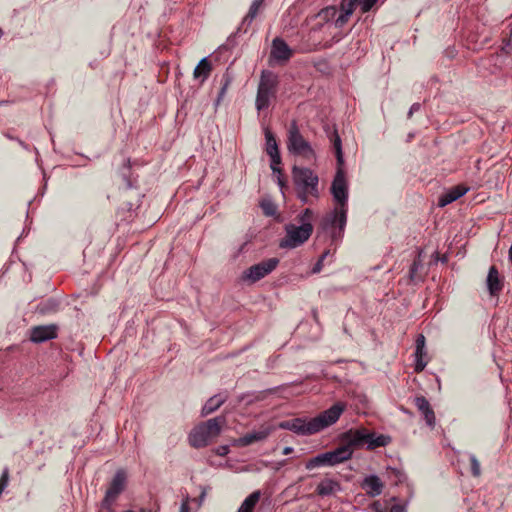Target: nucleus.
<instances>
[{
  "label": "nucleus",
  "instance_id": "obj_1",
  "mask_svg": "<svg viewBox=\"0 0 512 512\" xmlns=\"http://www.w3.org/2000/svg\"><path fill=\"white\" fill-rule=\"evenodd\" d=\"M330 190L337 205L323 217L321 228L329 233L332 242H338L344 235L348 211V183L342 166H338Z\"/></svg>",
  "mask_w": 512,
  "mask_h": 512
},
{
  "label": "nucleus",
  "instance_id": "obj_2",
  "mask_svg": "<svg viewBox=\"0 0 512 512\" xmlns=\"http://www.w3.org/2000/svg\"><path fill=\"white\" fill-rule=\"evenodd\" d=\"M346 406L342 402H337L327 410L321 412L313 418H293L279 423L280 429L292 431L301 436H308L316 434L327 427L335 424Z\"/></svg>",
  "mask_w": 512,
  "mask_h": 512
},
{
  "label": "nucleus",
  "instance_id": "obj_3",
  "mask_svg": "<svg viewBox=\"0 0 512 512\" xmlns=\"http://www.w3.org/2000/svg\"><path fill=\"white\" fill-rule=\"evenodd\" d=\"M313 211L310 208L304 209L297 215L296 224L285 225V236L280 240L279 247L282 249H294L303 245L313 233Z\"/></svg>",
  "mask_w": 512,
  "mask_h": 512
},
{
  "label": "nucleus",
  "instance_id": "obj_4",
  "mask_svg": "<svg viewBox=\"0 0 512 512\" xmlns=\"http://www.w3.org/2000/svg\"><path fill=\"white\" fill-rule=\"evenodd\" d=\"M343 38L340 31L329 34V25L316 23L309 32L304 35L299 43L298 50L301 53H310L331 48Z\"/></svg>",
  "mask_w": 512,
  "mask_h": 512
},
{
  "label": "nucleus",
  "instance_id": "obj_5",
  "mask_svg": "<svg viewBox=\"0 0 512 512\" xmlns=\"http://www.w3.org/2000/svg\"><path fill=\"white\" fill-rule=\"evenodd\" d=\"M292 177L297 196L301 202L308 203L310 196L314 198L319 197V178L311 169L294 166L292 169Z\"/></svg>",
  "mask_w": 512,
  "mask_h": 512
},
{
  "label": "nucleus",
  "instance_id": "obj_6",
  "mask_svg": "<svg viewBox=\"0 0 512 512\" xmlns=\"http://www.w3.org/2000/svg\"><path fill=\"white\" fill-rule=\"evenodd\" d=\"M226 424L224 416H218L200 423L189 434V443L194 448L206 447L210 441L220 435Z\"/></svg>",
  "mask_w": 512,
  "mask_h": 512
},
{
  "label": "nucleus",
  "instance_id": "obj_7",
  "mask_svg": "<svg viewBox=\"0 0 512 512\" xmlns=\"http://www.w3.org/2000/svg\"><path fill=\"white\" fill-rule=\"evenodd\" d=\"M278 84V76L274 72L269 70L261 72L255 100V106L258 111L267 109L272 100L276 98Z\"/></svg>",
  "mask_w": 512,
  "mask_h": 512
},
{
  "label": "nucleus",
  "instance_id": "obj_8",
  "mask_svg": "<svg viewBox=\"0 0 512 512\" xmlns=\"http://www.w3.org/2000/svg\"><path fill=\"white\" fill-rule=\"evenodd\" d=\"M287 148L290 153L302 156L307 160L315 157L312 146L300 133L296 121H293L289 127Z\"/></svg>",
  "mask_w": 512,
  "mask_h": 512
},
{
  "label": "nucleus",
  "instance_id": "obj_9",
  "mask_svg": "<svg viewBox=\"0 0 512 512\" xmlns=\"http://www.w3.org/2000/svg\"><path fill=\"white\" fill-rule=\"evenodd\" d=\"M348 460H350L349 450L339 446L334 450L318 454L315 457L309 459L306 462L305 467L308 470L323 466L332 467Z\"/></svg>",
  "mask_w": 512,
  "mask_h": 512
},
{
  "label": "nucleus",
  "instance_id": "obj_10",
  "mask_svg": "<svg viewBox=\"0 0 512 512\" xmlns=\"http://www.w3.org/2000/svg\"><path fill=\"white\" fill-rule=\"evenodd\" d=\"M278 264V258H269L261 261L260 263L252 265L246 269L243 272L242 279L244 281H249L250 283H255L270 274L274 269H276Z\"/></svg>",
  "mask_w": 512,
  "mask_h": 512
},
{
  "label": "nucleus",
  "instance_id": "obj_11",
  "mask_svg": "<svg viewBox=\"0 0 512 512\" xmlns=\"http://www.w3.org/2000/svg\"><path fill=\"white\" fill-rule=\"evenodd\" d=\"M126 484V473L124 470H117L112 478L110 485L106 491L105 497L102 501V507L110 509L113 502L117 499L119 494L124 490Z\"/></svg>",
  "mask_w": 512,
  "mask_h": 512
},
{
  "label": "nucleus",
  "instance_id": "obj_12",
  "mask_svg": "<svg viewBox=\"0 0 512 512\" xmlns=\"http://www.w3.org/2000/svg\"><path fill=\"white\" fill-rule=\"evenodd\" d=\"M340 447H344L350 452V459L353 456L355 450L363 448V430L361 428L349 429L346 432H343L339 436Z\"/></svg>",
  "mask_w": 512,
  "mask_h": 512
},
{
  "label": "nucleus",
  "instance_id": "obj_13",
  "mask_svg": "<svg viewBox=\"0 0 512 512\" xmlns=\"http://www.w3.org/2000/svg\"><path fill=\"white\" fill-rule=\"evenodd\" d=\"M58 326L56 324L39 325L30 329V340L34 343H43L57 338Z\"/></svg>",
  "mask_w": 512,
  "mask_h": 512
},
{
  "label": "nucleus",
  "instance_id": "obj_14",
  "mask_svg": "<svg viewBox=\"0 0 512 512\" xmlns=\"http://www.w3.org/2000/svg\"><path fill=\"white\" fill-rule=\"evenodd\" d=\"M274 430L275 428L272 425H262L258 430L246 433L242 437L238 438L236 443L238 446L245 447L254 442L264 441Z\"/></svg>",
  "mask_w": 512,
  "mask_h": 512
},
{
  "label": "nucleus",
  "instance_id": "obj_15",
  "mask_svg": "<svg viewBox=\"0 0 512 512\" xmlns=\"http://www.w3.org/2000/svg\"><path fill=\"white\" fill-rule=\"evenodd\" d=\"M364 440L363 448L367 450H374L376 448L385 447L391 442V437L384 434H377L362 427Z\"/></svg>",
  "mask_w": 512,
  "mask_h": 512
},
{
  "label": "nucleus",
  "instance_id": "obj_16",
  "mask_svg": "<svg viewBox=\"0 0 512 512\" xmlns=\"http://www.w3.org/2000/svg\"><path fill=\"white\" fill-rule=\"evenodd\" d=\"M357 5V0H341L339 15L334 22L338 30L348 22Z\"/></svg>",
  "mask_w": 512,
  "mask_h": 512
},
{
  "label": "nucleus",
  "instance_id": "obj_17",
  "mask_svg": "<svg viewBox=\"0 0 512 512\" xmlns=\"http://www.w3.org/2000/svg\"><path fill=\"white\" fill-rule=\"evenodd\" d=\"M293 55V51L287 43L281 38H275L272 41L271 56L278 61H288Z\"/></svg>",
  "mask_w": 512,
  "mask_h": 512
},
{
  "label": "nucleus",
  "instance_id": "obj_18",
  "mask_svg": "<svg viewBox=\"0 0 512 512\" xmlns=\"http://www.w3.org/2000/svg\"><path fill=\"white\" fill-rule=\"evenodd\" d=\"M469 191V187L465 185H457L443 193L438 199V206L445 207L446 205L458 200Z\"/></svg>",
  "mask_w": 512,
  "mask_h": 512
},
{
  "label": "nucleus",
  "instance_id": "obj_19",
  "mask_svg": "<svg viewBox=\"0 0 512 512\" xmlns=\"http://www.w3.org/2000/svg\"><path fill=\"white\" fill-rule=\"evenodd\" d=\"M341 489L339 481L332 478H324L318 483L316 493L321 497H328L340 492Z\"/></svg>",
  "mask_w": 512,
  "mask_h": 512
},
{
  "label": "nucleus",
  "instance_id": "obj_20",
  "mask_svg": "<svg viewBox=\"0 0 512 512\" xmlns=\"http://www.w3.org/2000/svg\"><path fill=\"white\" fill-rule=\"evenodd\" d=\"M486 284H487L489 294L491 296L498 295L501 292V290L503 289V281L499 275V272H498V269L496 268V266L490 267V269L488 271L487 279H486Z\"/></svg>",
  "mask_w": 512,
  "mask_h": 512
},
{
  "label": "nucleus",
  "instance_id": "obj_21",
  "mask_svg": "<svg viewBox=\"0 0 512 512\" xmlns=\"http://www.w3.org/2000/svg\"><path fill=\"white\" fill-rule=\"evenodd\" d=\"M339 15V11L335 6H328L321 9L315 18L319 19L318 23H326L329 25V34H333V29H337L334 25L335 19Z\"/></svg>",
  "mask_w": 512,
  "mask_h": 512
},
{
  "label": "nucleus",
  "instance_id": "obj_22",
  "mask_svg": "<svg viewBox=\"0 0 512 512\" xmlns=\"http://www.w3.org/2000/svg\"><path fill=\"white\" fill-rule=\"evenodd\" d=\"M414 402L418 410L423 414L427 425L433 428L435 425V414L428 400L424 396H418Z\"/></svg>",
  "mask_w": 512,
  "mask_h": 512
},
{
  "label": "nucleus",
  "instance_id": "obj_23",
  "mask_svg": "<svg viewBox=\"0 0 512 512\" xmlns=\"http://www.w3.org/2000/svg\"><path fill=\"white\" fill-rule=\"evenodd\" d=\"M361 487L368 495L375 497L382 493L383 483L378 476L369 475L364 478Z\"/></svg>",
  "mask_w": 512,
  "mask_h": 512
},
{
  "label": "nucleus",
  "instance_id": "obj_24",
  "mask_svg": "<svg viewBox=\"0 0 512 512\" xmlns=\"http://www.w3.org/2000/svg\"><path fill=\"white\" fill-rule=\"evenodd\" d=\"M426 355L425 350V337L420 334L416 339V350H415V367L414 370L416 372H421L425 369L427 362L424 361V356Z\"/></svg>",
  "mask_w": 512,
  "mask_h": 512
},
{
  "label": "nucleus",
  "instance_id": "obj_25",
  "mask_svg": "<svg viewBox=\"0 0 512 512\" xmlns=\"http://www.w3.org/2000/svg\"><path fill=\"white\" fill-rule=\"evenodd\" d=\"M227 400V396L225 395H221V394H217V395H214L212 397H210L206 403L204 404V406L202 407V410H201V415L203 417L207 416V415H210L212 414L213 412H215L217 409L220 408L221 405H223L225 403V401Z\"/></svg>",
  "mask_w": 512,
  "mask_h": 512
},
{
  "label": "nucleus",
  "instance_id": "obj_26",
  "mask_svg": "<svg viewBox=\"0 0 512 512\" xmlns=\"http://www.w3.org/2000/svg\"><path fill=\"white\" fill-rule=\"evenodd\" d=\"M263 2H264V0H253L252 1L247 15L243 18L242 23H241L240 27L238 28L239 31L242 29L244 30V32L247 31V28L251 25L253 20L258 15V12H259L261 6L263 5Z\"/></svg>",
  "mask_w": 512,
  "mask_h": 512
},
{
  "label": "nucleus",
  "instance_id": "obj_27",
  "mask_svg": "<svg viewBox=\"0 0 512 512\" xmlns=\"http://www.w3.org/2000/svg\"><path fill=\"white\" fill-rule=\"evenodd\" d=\"M211 70L212 67L210 62L207 60L206 57L202 58L194 69V78H201V82H204L209 77Z\"/></svg>",
  "mask_w": 512,
  "mask_h": 512
},
{
  "label": "nucleus",
  "instance_id": "obj_28",
  "mask_svg": "<svg viewBox=\"0 0 512 512\" xmlns=\"http://www.w3.org/2000/svg\"><path fill=\"white\" fill-rule=\"evenodd\" d=\"M260 499V492L254 491L241 504L237 512H253L256 504Z\"/></svg>",
  "mask_w": 512,
  "mask_h": 512
},
{
  "label": "nucleus",
  "instance_id": "obj_29",
  "mask_svg": "<svg viewBox=\"0 0 512 512\" xmlns=\"http://www.w3.org/2000/svg\"><path fill=\"white\" fill-rule=\"evenodd\" d=\"M265 140H266V153L268 155L276 154L279 152L276 138L269 129L265 130Z\"/></svg>",
  "mask_w": 512,
  "mask_h": 512
},
{
  "label": "nucleus",
  "instance_id": "obj_30",
  "mask_svg": "<svg viewBox=\"0 0 512 512\" xmlns=\"http://www.w3.org/2000/svg\"><path fill=\"white\" fill-rule=\"evenodd\" d=\"M332 141H333V147H334V150L336 153L338 166H342L343 162H344L343 153H342V143H341V138L338 135L337 131L334 132Z\"/></svg>",
  "mask_w": 512,
  "mask_h": 512
},
{
  "label": "nucleus",
  "instance_id": "obj_31",
  "mask_svg": "<svg viewBox=\"0 0 512 512\" xmlns=\"http://www.w3.org/2000/svg\"><path fill=\"white\" fill-rule=\"evenodd\" d=\"M423 267L420 255H418L417 258L414 259L413 263L410 266L409 269V279L411 282H417L421 280V277L418 276L417 272L419 269Z\"/></svg>",
  "mask_w": 512,
  "mask_h": 512
},
{
  "label": "nucleus",
  "instance_id": "obj_32",
  "mask_svg": "<svg viewBox=\"0 0 512 512\" xmlns=\"http://www.w3.org/2000/svg\"><path fill=\"white\" fill-rule=\"evenodd\" d=\"M232 83V77L230 76V74L228 72H226L222 79H221V89L218 93V97H217V100H216V105H219L220 101L223 99V97L225 96L226 94V91L228 89V87L230 86V84Z\"/></svg>",
  "mask_w": 512,
  "mask_h": 512
},
{
  "label": "nucleus",
  "instance_id": "obj_33",
  "mask_svg": "<svg viewBox=\"0 0 512 512\" xmlns=\"http://www.w3.org/2000/svg\"><path fill=\"white\" fill-rule=\"evenodd\" d=\"M271 158L270 167L273 171V173L282 174L281 169L279 168V165L281 164V156L280 152L276 154L269 155Z\"/></svg>",
  "mask_w": 512,
  "mask_h": 512
},
{
  "label": "nucleus",
  "instance_id": "obj_34",
  "mask_svg": "<svg viewBox=\"0 0 512 512\" xmlns=\"http://www.w3.org/2000/svg\"><path fill=\"white\" fill-rule=\"evenodd\" d=\"M372 508L375 510V512H405L404 508L398 504L392 505L389 509L383 511L379 501L374 502L372 504Z\"/></svg>",
  "mask_w": 512,
  "mask_h": 512
},
{
  "label": "nucleus",
  "instance_id": "obj_35",
  "mask_svg": "<svg viewBox=\"0 0 512 512\" xmlns=\"http://www.w3.org/2000/svg\"><path fill=\"white\" fill-rule=\"evenodd\" d=\"M470 464H471V473L473 476L478 477L481 474L480 463L477 460L474 454H470L469 456Z\"/></svg>",
  "mask_w": 512,
  "mask_h": 512
},
{
  "label": "nucleus",
  "instance_id": "obj_36",
  "mask_svg": "<svg viewBox=\"0 0 512 512\" xmlns=\"http://www.w3.org/2000/svg\"><path fill=\"white\" fill-rule=\"evenodd\" d=\"M377 2L378 0H357L362 13L369 12Z\"/></svg>",
  "mask_w": 512,
  "mask_h": 512
},
{
  "label": "nucleus",
  "instance_id": "obj_37",
  "mask_svg": "<svg viewBox=\"0 0 512 512\" xmlns=\"http://www.w3.org/2000/svg\"><path fill=\"white\" fill-rule=\"evenodd\" d=\"M9 483V469L8 467H5L2 471V475L0 477V496L2 495L3 491L6 489Z\"/></svg>",
  "mask_w": 512,
  "mask_h": 512
},
{
  "label": "nucleus",
  "instance_id": "obj_38",
  "mask_svg": "<svg viewBox=\"0 0 512 512\" xmlns=\"http://www.w3.org/2000/svg\"><path fill=\"white\" fill-rule=\"evenodd\" d=\"M502 50L507 54L512 52V30H510L509 35L503 39Z\"/></svg>",
  "mask_w": 512,
  "mask_h": 512
},
{
  "label": "nucleus",
  "instance_id": "obj_39",
  "mask_svg": "<svg viewBox=\"0 0 512 512\" xmlns=\"http://www.w3.org/2000/svg\"><path fill=\"white\" fill-rule=\"evenodd\" d=\"M261 207L266 215H273L275 213V207L271 202H262Z\"/></svg>",
  "mask_w": 512,
  "mask_h": 512
},
{
  "label": "nucleus",
  "instance_id": "obj_40",
  "mask_svg": "<svg viewBox=\"0 0 512 512\" xmlns=\"http://www.w3.org/2000/svg\"><path fill=\"white\" fill-rule=\"evenodd\" d=\"M189 501H190V498L188 495H186V497L183 499V501L181 503L180 512H190Z\"/></svg>",
  "mask_w": 512,
  "mask_h": 512
},
{
  "label": "nucleus",
  "instance_id": "obj_41",
  "mask_svg": "<svg viewBox=\"0 0 512 512\" xmlns=\"http://www.w3.org/2000/svg\"><path fill=\"white\" fill-rule=\"evenodd\" d=\"M216 453L219 456H225V455H227L229 453V447L226 446V445L220 446V447L217 448Z\"/></svg>",
  "mask_w": 512,
  "mask_h": 512
},
{
  "label": "nucleus",
  "instance_id": "obj_42",
  "mask_svg": "<svg viewBox=\"0 0 512 512\" xmlns=\"http://www.w3.org/2000/svg\"><path fill=\"white\" fill-rule=\"evenodd\" d=\"M420 108H421V105L419 103L412 104V106L410 107L409 112H408V118H411L413 113L419 111Z\"/></svg>",
  "mask_w": 512,
  "mask_h": 512
},
{
  "label": "nucleus",
  "instance_id": "obj_43",
  "mask_svg": "<svg viewBox=\"0 0 512 512\" xmlns=\"http://www.w3.org/2000/svg\"><path fill=\"white\" fill-rule=\"evenodd\" d=\"M323 267V261L322 259H319L317 263L314 265L312 272L313 273H319L322 270Z\"/></svg>",
  "mask_w": 512,
  "mask_h": 512
},
{
  "label": "nucleus",
  "instance_id": "obj_44",
  "mask_svg": "<svg viewBox=\"0 0 512 512\" xmlns=\"http://www.w3.org/2000/svg\"><path fill=\"white\" fill-rule=\"evenodd\" d=\"M123 178L126 181V187L127 188H132L133 187L132 181L130 179H128L125 174H123Z\"/></svg>",
  "mask_w": 512,
  "mask_h": 512
},
{
  "label": "nucleus",
  "instance_id": "obj_45",
  "mask_svg": "<svg viewBox=\"0 0 512 512\" xmlns=\"http://www.w3.org/2000/svg\"><path fill=\"white\" fill-rule=\"evenodd\" d=\"M293 451H294V449H293L292 447H285V448L283 449V452H282V453H283L284 455H288V454H291Z\"/></svg>",
  "mask_w": 512,
  "mask_h": 512
},
{
  "label": "nucleus",
  "instance_id": "obj_46",
  "mask_svg": "<svg viewBox=\"0 0 512 512\" xmlns=\"http://www.w3.org/2000/svg\"><path fill=\"white\" fill-rule=\"evenodd\" d=\"M330 254V251L329 250H326L321 256L319 259H322V261H324V259Z\"/></svg>",
  "mask_w": 512,
  "mask_h": 512
},
{
  "label": "nucleus",
  "instance_id": "obj_47",
  "mask_svg": "<svg viewBox=\"0 0 512 512\" xmlns=\"http://www.w3.org/2000/svg\"><path fill=\"white\" fill-rule=\"evenodd\" d=\"M278 184H279V186H281V187H283V186H284V181H283V179H282V177H281V174H278Z\"/></svg>",
  "mask_w": 512,
  "mask_h": 512
},
{
  "label": "nucleus",
  "instance_id": "obj_48",
  "mask_svg": "<svg viewBox=\"0 0 512 512\" xmlns=\"http://www.w3.org/2000/svg\"><path fill=\"white\" fill-rule=\"evenodd\" d=\"M313 316H314V319H316V318H317L316 311H313Z\"/></svg>",
  "mask_w": 512,
  "mask_h": 512
},
{
  "label": "nucleus",
  "instance_id": "obj_49",
  "mask_svg": "<svg viewBox=\"0 0 512 512\" xmlns=\"http://www.w3.org/2000/svg\"><path fill=\"white\" fill-rule=\"evenodd\" d=\"M130 166V160H127V167Z\"/></svg>",
  "mask_w": 512,
  "mask_h": 512
},
{
  "label": "nucleus",
  "instance_id": "obj_50",
  "mask_svg": "<svg viewBox=\"0 0 512 512\" xmlns=\"http://www.w3.org/2000/svg\"><path fill=\"white\" fill-rule=\"evenodd\" d=\"M2 34H3V32H2V30L0 29V37L2 36Z\"/></svg>",
  "mask_w": 512,
  "mask_h": 512
},
{
  "label": "nucleus",
  "instance_id": "obj_51",
  "mask_svg": "<svg viewBox=\"0 0 512 512\" xmlns=\"http://www.w3.org/2000/svg\"><path fill=\"white\" fill-rule=\"evenodd\" d=\"M511 30H512V27H511Z\"/></svg>",
  "mask_w": 512,
  "mask_h": 512
}]
</instances>
